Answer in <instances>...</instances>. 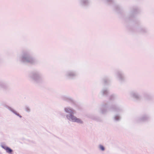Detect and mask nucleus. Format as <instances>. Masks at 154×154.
Wrapping results in <instances>:
<instances>
[{
    "mask_svg": "<svg viewBox=\"0 0 154 154\" xmlns=\"http://www.w3.org/2000/svg\"><path fill=\"white\" fill-rule=\"evenodd\" d=\"M14 113H15L16 115L17 116H19L20 117V118H21L22 117V116H21L18 113H17L16 112H13Z\"/></svg>",
    "mask_w": 154,
    "mask_h": 154,
    "instance_id": "obj_4",
    "label": "nucleus"
},
{
    "mask_svg": "<svg viewBox=\"0 0 154 154\" xmlns=\"http://www.w3.org/2000/svg\"><path fill=\"white\" fill-rule=\"evenodd\" d=\"M67 117L68 119H71L73 122H76L79 123H82L83 122L80 119L77 118L72 115H70L69 116H67Z\"/></svg>",
    "mask_w": 154,
    "mask_h": 154,
    "instance_id": "obj_1",
    "label": "nucleus"
},
{
    "mask_svg": "<svg viewBox=\"0 0 154 154\" xmlns=\"http://www.w3.org/2000/svg\"><path fill=\"white\" fill-rule=\"evenodd\" d=\"M2 148H3L4 149L6 150V152L7 153H11L13 151L12 149H11L10 148L7 146L2 145Z\"/></svg>",
    "mask_w": 154,
    "mask_h": 154,
    "instance_id": "obj_2",
    "label": "nucleus"
},
{
    "mask_svg": "<svg viewBox=\"0 0 154 154\" xmlns=\"http://www.w3.org/2000/svg\"><path fill=\"white\" fill-rule=\"evenodd\" d=\"M100 149L101 150L103 151L104 150V147L103 146H102V145H100Z\"/></svg>",
    "mask_w": 154,
    "mask_h": 154,
    "instance_id": "obj_3",
    "label": "nucleus"
},
{
    "mask_svg": "<svg viewBox=\"0 0 154 154\" xmlns=\"http://www.w3.org/2000/svg\"><path fill=\"white\" fill-rule=\"evenodd\" d=\"M32 59H30V60H27V61L28 62H30V63H32Z\"/></svg>",
    "mask_w": 154,
    "mask_h": 154,
    "instance_id": "obj_5",
    "label": "nucleus"
},
{
    "mask_svg": "<svg viewBox=\"0 0 154 154\" xmlns=\"http://www.w3.org/2000/svg\"><path fill=\"white\" fill-rule=\"evenodd\" d=\"M66 111L67 112H68V111L67 110H68V109H66Z\"/></svg>",
    "mask_w": 154,
    "mask_h": 154,
    "instance_id": "obj_6",
    "label": "nucleus"
}]
</instances>
